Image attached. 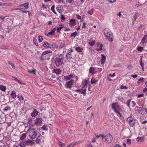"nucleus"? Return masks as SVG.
Wrapping results in <instances>:
<instances>
[{
    "label": "nucleus",
    "instance_id": "1",
    "mask_svg": "<svg viewBox=\"0 0 147 147\" xmlns=\"http://www.w3.org/2000/svg\"><path fill=\"white\" fill-rule=\"evenodd\" d=\"M104 34L106 39L109 42H112L113 40V36L112 32L110 29L106 28L104 30Z\"/></svg>",
    "mask_w": 147,
    "mask_h": 147
},
{
    "label": "nucleus",
    "instance_id": "2",
    "mask_svg": "<svg viewBox=\"0 0 147 147\" xmlns=\"http://www.w3.org/2000/svg\"><path fill=\"white\" fill-rule=\"evenodd\" d=\"M87 81L84 82L82 84V86L81 89L76 90L75 92H78L80 94H82L84 96H86L87 88Z\"/></svg>",
    "mask_w": 147,
    "mask_h": 147
},
{
    "label": "nucleus",
    "instance_id": "3",
    "mask_svg": "<svg viewBox=\"0 0 147 147\" xmlns=\"http://www.w3.org/2000/svg\"><path fill=\"white\" fill-rule=\"evenodd\" d=\"M29 131V136L30 138L34 139L36 138L37 135V132L36 131V129L32 127H30L28 130Z\"/></svg>",
    "mask_w": 147,
    "mask_h": 147
},
{
    "label": "nucleus",
    "instance_id": "4",
    "mask_svg": "<svg viewBox=\"0 0 147 147\" xmlns=\"http://www.w3.org/2000/svg\"><path fill=\"white\" fill-rule=\"evenodd\" d=\"M112 109L116 113L118 114L121 117V114L120 112L121 111V109L120 107L116 103H113L111 105Z\"/></svg>",
    "mask_w": 147,
    "mask_h": 147
},
{
    "label": "nucleus",
    "instance_id": "5",
    "mask_svg": "<svg viewBox=\"0 0 147 147\" xmlns=\"http://www.w3.org/2000/svg\"><path fill=\"white\" fill-rule=\"evenodd\" d=\"M63 58L60 56L57 57L55 59V63L56 66L59 67L63 63Z\"/></svg>",
    "mask_w": 147,
    "mask_h": 147
},
{
    "label": "nucleus",
    "instance_id": "6",
    "mask_svg": "<svg viewBox=\"0 0 147 147\" xmlns=\"http://www.w3.org/2000/svg\"><path fill=\"white\" fill-rule=\"evenodd\" d=\"M126 121L130 127H133L135 124V120L131 116L127 118Z\"/></svg>",
    "mask_w": 147,
    "mask_h": 147
},
{
    "label": "nucleus",
    "instance_id": "7",
    "mask_svg": "<svg viewBox=\"0 0 147 147\" xmlns=\"http://www.w3.org/2000/svg\"><path fill=\"white\" fill-rule=\"evenodd\" d=\"M74 82V80L73 79H71L70 81L66 82L65 84V87L66 88L70 89L72 87Z\"/></svg>",
    "mask_w": 147,
    "mask_h": 147
},
{
    "label": "nucleus",
    "instance_id": "8",
    "mask_svg": "<svg viewBox=\"0 0 147 147\" xmlns=\"http://www.w3.org/2000/svg\"><path fill=\"white\" fill-rule=\"evenodd\" d=\"M105 141L107 143H110L112 141L113 137L110 134H108L105 136Z\"/></svg>",
    "mask_w": 147,
    "mask_h": 147
},
{
    "label": "nucleus",
    "instance_id": "9",
    "mask_svg": "<svg viewBox=\"0 0 147 147\" xmlns=\"http://www.w3.org/2000/svg\"><path fill=\"white\" fill-rule=\"evenodd\" d=\"M44 47H47L49 48H51V47H56L57 45L55 44H51L47 42H45L43 45Z\"/></svg>",
    "mask_w": 147,
    "mask_h": 147
},
{
    "label": "nucleus",
    "instance_id": "10",
    "mask_svg": "<svg viewBox=\"0 0 147 147\" xmlns=\"http://www.w3.org/2000/svg\"><path fill=\"white\" fill-rule=\"evenodd\" d=\"M127 105V106L130 107V106L132 107H134L136 105V102L134 101H131V100H128L126 102Z\"/></svg>",
    "mask_w": 147,
    "mask_h": 147
},
{
    "label": "nucleus",
    "instance_id": "11",
    "mask_svg": "<svg viewBox=\"0 0 147 147\" xmlns=\"http://www.w3.org/2000/svg\"><path fill=\"white\" fill-rule=\"evenodd\" d=\"M29 3H26L20 5L18 7H20L21 10L22 9H27L28 8Z\"/></svg>",
    "mask_w": 147,
    "mask_h": 147
},
{
    "label": "nucleus",
    "instance_id": "12",
    "mask_svg": "<svg viewBox=\"0 0 147 147\" xmlns=\"http://www.w3.org/2000/svg\"><path fill=\"white\" fill-rule=\"evenodd\" d=\"M42 119L40 118H37L34 120L35 124L37 126L40 125L42 123Z\"/></svg>",
    "mask_w": 147,
    "mask_h": 147
},
{
    "label": "nucleus",
    "instance_id": "13",
    "mask_svg": "<svg viewBox=\"0 0 147 147\" xmlns=\"http://www.w3.org/2000/svg\"><path fill=\"white\" fill-rule=\"evenodd\" d=\"M102 47L103 45L102 43L100 42L98 43L97 46V51H101L102 50Z\"/></svg>",
    "mask_w": 147,
    "mask_h": 147
},
{
    "label": "nucleus",
    "instance_id": "14",
    "mask_svg": "<svg viewBox=\"0 0 147 147\" xmlns=\"http://www.w3.org/2000/svg\"><path fill=\"white\" fill-rule=\"evenodd\" d=\"M26 144L30 145V146H33L35 143L34 140H32L30 139H28L26 141Z\"/></svg>",
    "mask_w": 147,
    "mask_h": 147
},
{
    "label": "nucleus",
    "instance_id": "15",
    "mask_svg": "<svg viewBox=\"0 0 147 147\" xmlns=\"http://www.w3.org/2000/svg\"><path fill=\"white\" fill-rule=\"evenodd\" d=\"M147 42V35H145L142 39L140 44L142 43L143 44L146 43Z\"/></svg>",
    "mask_w": 147,
    "mask_h": 147
},
{
    "label": "nucleus",
    "instance_id": "16",
    "mask_svg": "<svg viewBox=\"0 0 147 147\" xmlns=\"http://www.w3.org/2000/svg\"><path fill=\"white\" fill-rule=\"evenodd\" d=\"M73 78H74V75L72 74L67 76H65V80H66L70 81Z\"/></svg>",
    "mask_w": 147,
    "mask_h": 147
},
{
    "label": "nucleus",
    "instance_id": "17",
    "mask_svg": "<svg viewBox=\"0 0 147 147\" xmlns=\"http://www.w3.org/2000/svg\"><path fill=\"white\" fill-rule=\"evenodd\" d=\"M76 24V20L75 19H72L69 21V25L71 26H74Z\"/></svg>",
    "mask_w": 147,
    "mask_h": 147
},
{
    "label": "nucleus",
    "instance_id": "18",
    "mask_svg": "<svg viewBox=\"0 0 147 147\" xmlns=\"http://www.w3.org/2000/svg\"><path fill=\"white\" fill-rule=\"evenodd\" d=\"M42 136L41 135H39L36 140V142L37 144H39L42 140Z\"/></svg>",
    "mask_w": 147,
    "mask_h": 147
},
{
    "label": "nucleus",
    "instance_id": "19",
    "mask_svg": "<svg viewBox=\"0 0 147 147\" xmlns=\"http://www.w3.org/2000/svg\"><path fill=\"white\" fill-rule=\"evenodd\" d=\"M101 63L102 64H104L106 61V57L105 55H103L102 54L101 55Z\"/></svg>",
    "mask_w": 147,
    "mask_h": 147
},
{
    "label": "nucleus",
    "instance_id": "20",
    "mask_svg": "<svg viewBox=\"0 0 147 147\" xmlns=\"http://www.w3.org/2000/svg\"><path fill=\"white\" fill-rule=\"evenodd\" d=\"M38 112L36 110L34 109L33 111L31 113V115L33 117H35L38 114Z\"/></svg>",
    "mask_w": 147,
    "mask_h": 147
},
{
    "label": "nucleus",
    "instance_id": "21",
    "mask_svg": "<svg viewBox=\"0 0 147 147\" xmlns=\"http://www.w3.org/2000/svg\"><path fill=\"white\" fill-rule=\"evenodd\" d=\"M56 29L54 28L52 29L51 31L48 33V34L51 35H54L55 34V31L56 30Z\"/></svg>",
    "mask_w": 147,
    "mask_h": 147
},
{
    "label": "nucleus",
    "instance_id": "22",
    "mask_svg": "<svg viewBox=\"0 0 147 147\" xmlns=\"http://www.w3.org/2000/svg\"><path fill=\"white\" fill-rule=\"evenodd\" d=\"M78 142H73L70 144L68 146L66 147H73L76 146L77 144H78Z\"/></svg>",
    "mask_w": 147,
    "mask_h": 147
},
{
    "label": "nucleus",
    "instance_id": "23",
    "mask_svg": "<svg viewBox=\"0 0 147 147\" xmlns=\"http://www.w3.org/2000/svg\"><path fill=\"white\" fill-rule=\"evenodd\" d=\"M53 73H55L57 74H59L61 73V71L59 69H54Z\"/></svg>",
    "mask_w": 147,
    "mask_h": 147
},
{
    "label": "nucleus",
    "instance_id": "24",
    "mask_svg": "<svg viewBox=\"0 0 147 147\" xmlns=\"http://www.w3.org/2000/svg\"><path fill=\"white\" fill-rule=\"evenodd\" d=\"M11 95L12 98H15L16 96V92L13 91H12L11 94Z\"/></svg>",
    "mask_w": 147,
    "mask_h": 147
},
{
    "label": "nucleus",
    "instance_id": "25",
    "mask_svg": "<svg viewBox=\"0 0 147 147\" xmlns=\"http://www.w3.org/2000/svg\"><path fill=\"white\" fill-rule=\"evenodd\" d=\"M78 32L75 31L71 34V35H70V36L75 37L78 36Z\"/></svg>",
    "mask_w": 147,
    "mask_h": 147
},
{
    "label": "nucleus",
    "instance_id": "26",
    "mask_svg": "<svg viewBox=\"0 0 147 147\" xmlns=\"http://www.w3.org/2000/svg\"><path fill=\"white\" fill-rule=\"evenodd\" d=\"M144 140V139L143 137H138L136 138V140L137 142H143Z\"/></svg>",
    "mask_w": 147,
    "mask_h": 147
},
{
    "label": "nucleus",
    "instance_id": "27",
    "mask_svg": "<svg viewBox=\"0 0 147 147\" xmlns=\"http://www.w3.org/2000/svg\"><path fill=\"white\" fill-rule=\"evenodd\" d=\"M97 82V80L94 78H92L91 79V82L92 84H95Z\"/></svg>",
    "mask_w": 147,
    "mask_h": 147
},
{
    "label": "nucleus",
    "instance_id": "28",
    "mask_svg": "<svg viewBox=\"0 0 147 147\" xmlns=\"http://www.w3.org/2000/svg\"><path fill=\"white\" fill-rule=\"evenodd\" d=\"M138 13H135V14L133 16V19H134V21H135L137 18L138 17Z\"/></svg>",
    "mask_w": 147,
    "mask_h": 147
},
{
    "label": "nucleus",
    "instance_id": "29",
    "mask_svg": "<svg viewBox=\"0 0 147 147\" xmlns=\"http://www.w3.org/2000/svg\"><path fill=\"white\" fill-rule=\"evenodd\" d=\"M26 145V142L23 141L20 142L19 145L21 147H25Z\"/></svg>",
    "mask_w": 147,
    "mask_h": 147
},
{
    "label": "nucleus",
    "instance_id": "30",
    "mask_svg": "<svg viewBox=\"0 0 147 147\" xmlns=\"http://www.w3.org/2000/svg\"><path fill=\"white\" fill-rule=\"evenodd\" d=\"M78 52H81L83 50L82 48L80 47H77L75 49Z\"/></svg>",
    "mask_w": 147,
    "mask_h": 147
},
{
    "label": "nucleus",
    "instance_id": "31",
    "mask_svg": "<svg viewBox=\"0 0 147 147\" xmlns=\"http://www.w3.org/2000/svg\"><path fill=\"white\" fill-rule=\"evenodd\" d=\"M11 108L9 106L5 107L3 109V111L4 112L10 110Z\"/></svg>",
    "mask_w": 147,
    "mask_h": 147
},
{
    "label": "nucleus",
    "instance_id": "32",
    "mask_svg": "<svg viewBox=\"0 0 147 147\" xmlns=\"http://www.w3.org/2000/svg\"><path fill=\"white\" fill-rule=\"evenodd\" d=\"M95 40H90V41L88 42L89 44L91 46H93L95 43Z\"/></svg>",
    "mask_w": 147,
    "mask_h": 147
},
{
    "label": "nucleus",
    "instance_id": "33",
    "mask_svg": "<svg viewBox=\"0 0 147 147\" xmlns=\"http://www.w3.org/2000/svg\"><path fill=\"white\" fill-rule=\"evenodd\" d=\"M26 137V134L25 133L23 134H22V136H21V137H20V140H24L25 139Z\"/></svg>",
    "mask_w": 147,
    "mask_h": 147
},
{
    "label": "nucleus",
    "instance_id": "34",
    "mask_svg": "<svg viewBox=\"0 0 147 147\" xmlns=\"http://www.w3.org/2000/svg\"><path fill=\"white\" fill-rule=\"evenodd\" d=\"M59 26L60 27L58 28L57 29V31L58 32H60L61 28L64 27L63 25H59Z\"/></svg>",
    "mask_w": 147,
    "mask_h": 147
},
{
    "label": "nucleus",
    "instance_id": "35",
    "mask_svg": "<svg viewBox=\"0 0 147 147\" xmlns=\"http://www.w3.org/2000/svg\"><path fill=\"white\" fill-rule=\"evenodd\" d=\"M0 88L1 90L5 92L6 89L5 86H0Z\"/></svg>",
    "mask_w": 147,
    "mask_h": 147
},
{
    "label": "nucleus",
    "instance_id": "36",
    "mask_svg": "<svg viewBox=\"0 0 147 147\" xmlns=\"http://www.w3.org/2000/svg\"><path fill=\"white\" fill-rule=\"evenodd\" d=\"M51 52H52L50 50H48V51H45L42 53V55H45L47 54H48L49 53H51Z\"/></svg>",
    "mask_w": 147,
    "mask_h": 147
},
{
    "label": "nucleus",
    "instance_id": "37",
    "mask_svg": "<svg viewBox=\"0 0 147 147\" xmlns=\"http://www.w3.org/2000/svg\"><path fill=\"white\" fill-rule=\"evenodd\" d=\"M66 59L68 60H70L72 58V56L71 55H66Z\"/></svg>",
    "mask_w": 147,
    "mask_h": 147
},
{
    "label": "nucleus",
    "instance_id": "38",
    "mask_svg": "<svg viewBox=\"0 0 147 147\" xmlns=\"http://www.w3.org/2000/svg\"><path fill=\"white\" fill-rule=\"evenodd\" d=\"M143 109V108H140L138 112L140 114H144V110H142V109Z\"/></svg>",
    "mask_w": 147,
    "mask_h": 147
},
{
    "label": "nucleus",
    "instance_id": "39",
    "mask_svg": "<svg viewBox=\"0 0 147 147\" xmlns=\"http://www.w3.org/2000/svg\"><path fill=\"white\" fill-rule=\"evenodd\" d=\"M8 63L12 67L13 69H15V66H14V65L13 63H11L10 61H8Z\"/></svg>",
    "mask_w": 147,
    "mask_h": 147
},
{
    "label": "nucleus",
    "instance_id": "40",
    "mask_svg": "<svg viewBox=\"0 0 147 147\" xmlns=\"http://www.w3.org/2000/svg\"><path fill=\"white\" fill-rule=\"evenodd\" d=\"M0 5L2 6H7L8 5V3H3L0 2Z\"/></svg>",
    "mask_w": 147,
    "mask_h": 147
},
{
    "label": "nucleus",
    "instance_id": "41",
    "mask_svg": "<svg viewBox=\"0 0 147 147\" xmlns=\"http://www.w3.org/2000/svg\"><path fill=\"white\" fill-rule=\"evenodd\" d=\"M28 72L31 74L33 73L34 74H36L35 69L32 70H28Z\"/></svg>",
    "mask_w": 147,
    "mask_h": 147
},
{
    "label": "nucleus",
    "instance_id": "42",
    "mask_svg": "<svg viewBox=\"0 0 147 147\" xmlns=\"http://www.w3.org/2000/svg\"><path fill=\"white\" fill-rule=\"evenodd\" d=\"M142 57H141L140 60V65L142 67H143L144 65V63H143L142 61Z\"/></svg>",
    "mask_w": 147,
    "mask_h": 147
},
{
    "label": "nucleus",
    "instance_id": "43",
    "mask_svg": "<svg viewBox=\"0 0 147 147\" xmlns=\"http://www.w3.org/2000/svg\"><path fill=\"white\" fill-rule=\"evenodd\" d=\"M144 78H141L138 80V83H140L141 82H144Z\"/></svg>",
    "mask_w": 147,
    "mask_h": 147
},
{
    "label": "nucleus",
    "instance_id": "44",
    "mask_svg": "<svg viewBox=\"0 0 147 147\" xmlns=\"http://www.w3.org/2000/svg\"><path fill=\"white\" fill-rule=\"evenodd\" d=\"M127 144L129 145H130L131 143V140L130 139H127Z\"/></svg>",
    "mask_w": 147,
    "mask_h": 147
},
{
    "label": "nucleus",
    "instance_id": "45",
    "mask_svg": "<svg viewBox=\"0 0 147 147\" xmlns=\"http://www.w3.org/2000/svg\"><path fill=\"white\" fill-rule=\"evenodd\" d=\"M94 68L91 67L90 68L89 71L90 73H92L94 71Z\"/></svg>",
    "mask_w": 147,
    "mask_h": 147
},
{
    "label": "nucleus",
    "instance_id": "46",
    "mask_svg": "<svg viewBox=\"0 0 147 147\" xmlns=\"http://www.w3.org/2000/svg\"><path fill=\"white\" fill-rule=\"evenodd\" d=\"M73 51V50L72 49H70L68 51H67L66 55H71V53Z\"/></svg>",
    "mask_w": 147,
    "mask_h": 147
},
{
    "label": "nucleus",
    "instance_id": "47",
    "mask_svg": "<svg viewBox=\"0 0 147 147\" xmlns=\"http://www.w3.org/2000/svg\"><path fill=\"white\" fill-rule=\"evenodd\" d=\"M54 8L55 6L54 5H53L51 7V10L53 13H54L55 14H56V13L55 11Z\"/></svg>",
    "mask_w": 147,
    "mask_h": 147
},
{
    "label": "nucleus",
    "instance_id": "48",
    "mask_svg": "<svg viewBox=\"0 0 147 147\" xmlns=\"http://www.w3.org/2000/svg\"><path fill=\"white\" fill-rule=\"evenodd\" d=\"M143 49V47H137V50L139 51H141Z\"/></svg>",
    "mask_w": 147,
    "mask_h": 147
},
{
    "label": "nucleus",
    "instance_id": "49",
    "mask_svg": "<svg viewBox=\"0 0 147 147\" xmlns=\"http://www.w3.org/2000/svg\"><path fill=\"white\" fill-rule=\"evenodd\" d=\"M120 88L121 89H127L128 88V87H127L126 86H124L122 85L121 86Z\"/></svg>",
    "mask_w": 147,
    "mask_h": 147
},
{
    "label": "nucleus",
    "instance_id": "50",
    "mask_svg": "<svg viewBox=\"0 0 147 147\" xmlns=\"http://www.w3.org/2000/svg\"><path fill=\"white\" fill-rule=\"evenodd\" d=\"M33 42L36 46H37L38 45L37 40L36 39H34L33 40Z\"/></svg>",
    "mask_w": 147,
    "mask_h": 147
},
{
    "label": "nucleus",
    "instance_id": "51",
    "mask_svg": "<svg viewBox=\"0 0 147 147\" xmlns=\"http://www.w3.org/2000/svg\"><path fill=\"white\" fill-rule=\"evenodd\" d=\"M42 40L43 38L42 36H38V40L39 42H41L42 41Z\"/></svg>",
    "mask_w": 147,
    "mask_h": 147
},
{
    "label": "nucleus",
    "instance_id": "52",
    "mask_svg": "<svg viewBox=\"0 0 147 147\" xmlns=\"http://www.w3.org/2000/svg\"><path fill=\"white\" fill-rule=\"evenodd\" d=\"M58 144L61 147H63L64 146V144L61 142H59Z\"/></svg>",
    "mask_w": 147,
    "mask_h": 147
},
{
    "label": "nucleus",
    "instance_id": "53",
    "mask_svg": "<svg viewBox=\"0 0 147 147\" xmlns=\"http://www.w3.org/2000/svg\"><path fill=\"white\" fill-rule=\"evenodd\" d=\"M18 98L19 100L20 101H21V100L23 99V97L21 95V96H18Z\"/></svg>",
    "mask_w": 147,
    "mask_h": 147
},
{
    "label": "nucleus",
    "instance_id": "54",
    "mask_svg": "<svg viewBox=\"0 0 147 147\" xmlns=\"http://www.w3.org/2000/svg\"><path fill=\"white\" fill-rule=\"evenodd\" d=\"M142 110H144V114L145 113H147V108H143V109H142Z\"/></svg>",
    "mask_w": 147,
    "mask_h": 147
},
{
    "label": "nucleus",
    "instance_id": "55",
    "mask_svg": "<svg viewBox=\"0 0 147 147\" xmlns=\"http://www.w3.org/2000/svg\"><path fill=\"white\" fill-rule=\"evenodd\" d=\"M144 95V94H140L138 95L137 96L138 98H139L143 97Z\"/></svg>",
    "mask_w": 147,
    "mask_h": 147
},
{
    "label": "nucleus",
    "instance_id": "56",
    "mask_svg": "<svg viewBox=\"0 0 147 147\" xmlns=\"http://www.w3.org/2000/svg\"><path fill=\"white\" fill-rule=\"evenodd\" d=\"M22 12L23 13H27L28 12V13L29 16L30 15V14H29V11L22 10Z\"/></svg>",
    "mask_w": 147,
    "mask_h": 147
},
{
    "label": "nucleus",
    "instance_id": "57",
    "mask_svg": "<svg viewBox=\"0 0 147 147\" xmlns=\"http://www.w3.org/2000/svg\"><path fill=\"white\" fill-rule=\"evenodd\" d=\"M76 18L78 19H81V16L79 14H78L76 15Z\"/></svg>",
    "mask_w": 147,
    "mask_h": 147
},
{
    "label": "nucleus",
    "instance_id": "58",
    "mask_svg": "<svg viewBox=\"0 0 147 147\" xmlns=\"http://www.w3.org/2000/svg\"><path fill=\"white\" fill-rule=\"evenodd\" d=\"M74 0H66V2L69 3H72Z\"/></svg>",
    "mask_w": 147,
    "mask_h": 147
},
{
    "label": "nucleus",
    "instance_id": "59",
    "mask_svg": "<svg viewBox=\"0 0 147 147\" xmlns=\"http://www.w3.org/2000/svg\"><path fill=\"white\" fill-rule=\"evenodd\" d=\"M42 128L44 130H47V128L46 126H45V125H44L43 126H42Z\"/></svg>",
    "mask_w": 147,
    "mask_h": 147
},
{
    "label": "nucleus",
    "instance_id": "60",
    "mask_svg": "<svg viewBox=\"0 0 147 147\" xmlns=\"http://www.w3.org/2000/svg\"><path fill=\"white\" fill-rule=\"evenodd\" d=\"M131 77H133L134 78H136L137 76V75L136 74L135 75H131Z\"/></svg>",
    "mask_w": 147,
    "mask_h": 147
},
{
    "label": "nucleus",
    "instance_id": "61",
    "mask_svg": "<svg viewBox=\"0 0 147 147\" xmlns=\"http://www.w3.org/2000/svg\"><path fill=\"white\" fill-rule=\"evenodd\" d=\"M86 147H93V146L91 144H88Z\"/></svg>",
    "mask_w": 147,
    "mask_h": 147
},
{
    "label": "nucleus",
    "instance_id": "62",
    "mask_svg": "<svg viewBox=\"0 0 147 147\" xmlns=\"http://www.w3.org/2000/svg\"><path fill=\"white\" fill-rule=\"evenodd\" d=\"M45 59L43 57H40L39 58V60L40 61H43Z\"/></svg>",
    "mask_w": 147,
    "mask_h": 147
},
{
    "label": "nucleus",
    "instance_id": "63",
    "mask_svg": "<svg viewBox=\"0 0 147 147\" xmlns=\"http://www.w3.org/2000/svg\"><path fill=\"white\" fill-rule=\"evenodd\" d=\"M86 23L85 22H84L83 23V26H82V27L83 28H85L86 27Z\"/></svg>",
    "mask_w": 147,
    "mask_h": 147
},
{
    "label": "nucleus",
    "instance_id": "64",
    "mask_svg": "<svg viewBox=\"0 0 147 147\" xmlns=\"http://www.w3.org/2000/svg\"><path fill=\"white\" fill-rule=\"evenodd\" d=\"M143 91L144 92H147V88H145L144 89Z\"/></svg>",
    "mask_w": 147,
    "mask_h": 147
}]
</instances>
